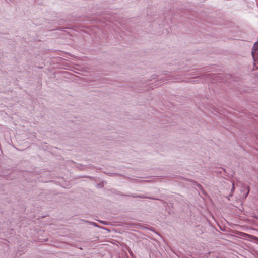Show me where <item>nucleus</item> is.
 I'll return each instance as SVG.
<instances>
[{"instance_id":"1","label":"nucleus","mask_w":258,"mask_h":258,"mask_svg":"<svg viewBox=\"0 0 258 258\" xmlns=\"http://www.w3.org/2000/svg\"><path fill=\"white\" fill-rule=\"evenodd\" d=\"M251 53L254 60L258 58V42L254 44Z\"/></svg>"},{"instance_id":"3","label":"nucleus","mask_w":258,"mask_h":258,"mask_svg":"<svg viewBox=\"0 0 258 258\" xmlns=\"http://www.w3.org/2000/svg\"><path fill=\"white\" fill-rule=\"evenodd\" d=\"M194 183V184L197 185L199 188H201L202 187V186L199 184L198 183H197V182L196 181H194L193 182Z\"/></svg>"},{"instance_id":"5","label":"nucleus","mask_w":258,"mask_h":258,"mask_svg":"<svg viewBox=\"0 0 258 258\" xmlns=\"http://www.w3.org/2000/svg\"><path fill=\"white\" fill-rule=\"evenodd\" d=\"M235 189V188H234V184L233 183L232 184V188L231 189V191L233 192Z\"/></svg>"},{"instance_id":"4","label":"nucleus","mask_w":258,"mask_h":258,"mask_svg":"<svg viewBox=\"0 0 258 258\" xmlns=\"http://www.w3.org/2000/svg\"><path fill=\"white\" fill-rule=\"evenodd\" d=\"M247 193L244 197L245 199L246 198V197L247 196V195H248V194L249 192V187L248 186L247 187Z\"/></svg>"},{"instance_id":"6","label":"nucleus","mask_w":258,"mask_h":258,"mask_svg":"<svg viewBox=\"0 0 258 258\" xmlns=\"http://www.w3.org/2000/svg\"><path fill=\"white\" fill-rule=\"evenodd\" d=\"M137 195H134V196H132L133 197H134V198H137Z\"/></svg>"},{"instance_id":"7","label":"nucleus","mask_w":258,"mask_h":258,"mask_svg":"<svg viewBox=\"0 0 258 258\" xmlns=\"http://www.w3.org/2000/svg\"><path fill=\"white\" fill-rule=\"evenodd\" d=\"M93 224H94V225L95 226H96V224H95V223H93Z\"/></svg>"},{"instance_id":"2","label":"nucleus","mask_w":258,"mask_h":258,"mask_svg":"<svg viewBox=\"0 0 258 258\" xmlns=\"http://www.w3.org/2000/svg\"><path fill=\"white\" fill-rule=\"evenodd\" d=\"M137 198H148V199H155V198H151V197H146V196H145L143 195L137 196Z\"/></svg>"}]
</instances>
